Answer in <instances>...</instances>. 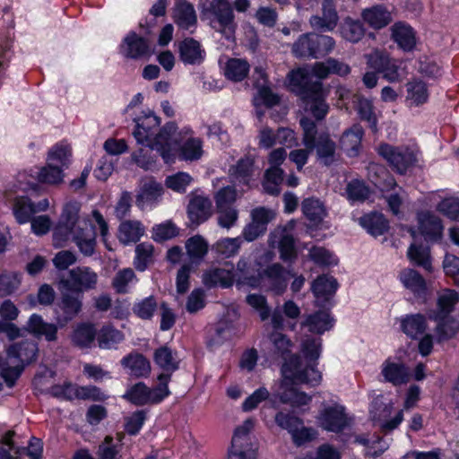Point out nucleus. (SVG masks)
<instances>
[{
	"mask_svg": "<svg viewBox=\"0 0 459 459\" xmlns=\"http://www.w3.org/2000/svg\"><path fill=\"white\" fill-rule=\"evenodd\" d=\"M80 210L81 204L78 202L65 204L53 230V241L56 247H63L71 238L83 255L91 256L96 247V227L98 226L102 240L106 243L108 226L98 210H92L83 216H80Z\"/></svg>",
	"mask_w": 459,
	"mask_h": 459,
	"instance_id": "obj_1",
	"label": "nucleus"
},
{
	"mask_svg": "<svg viewBox=\"0 0 459 459\" xmlns=\"http://www.w3.org/2000/svg\"><path fill=\"white\" fill-rule=\"evenodd\" d=\"M136 126L133 134L138 143L156 149L166 163L174 161L176 157L178 126L168 123L155 134L160 126V118L151 110L135 119Z\"/></svg>",
	"mask_w": 459,
	"mask_h": 459,
	"instance_id": "obj_2",
	"label": "nucleus"
},
{
	"mask_svg": "<svg viewBox=\"0 0 459 459\" xmlns=\"http://www.w3.org/2000/svg\"><path fill=\"white\" fill-rule=\"evenodd\" d=\"M281 372L282 379L277 394L281 402L292 406L307 404L311 397L305 393L299 392L294 385L299 384L317 385L322 379L321 373L314 367H303L298 356H292L283 362Z\"/></svg>",
	"mask_w": 459,
	"mask_h": 459,
	"instance_id": "obj_3",
	"label": "nucleus"
},
{
	"mask_svg": "<svg viewBox=\"0 0 459 459\" xmlns=\"http://www.w3.org/2000/svg\"><path fill=\"white\" fill-rule=\"evenodd\" d=\"M37 354L38 346L33 341L14 343L8 349L6 359L0 357V375L9 385H13L23 365L35 360Z\"/></svg>",
	"mask_w": 459,
	"mask_h": 459,
	"instance_id": "obj_4",
	"label": "nucleus"
},
{
	"mask_svg": "<svg viewBox=\"0 0 459 459\" xmlns=\"http://www.w3.org/2000/svg\"><path fill=\"white\" fill-rule=\"evenodd\" d=\"M308 71L299 68L290 74V82L304 89L305 109L309 111L316 119H322L328 111V106L325 101V93L320 82L308 85Z\"/></svg>",
	"mask_w": 459,
	"mask_h": 459,
	"instance_id": "obj_5",
	"label": "nucleus"
},
{
	"mask_svg": "<svg viewBox=\"0 0 459 459\" xmlns=\"http://www.w3.org/2000/svg\"><path fill=\"white\" fill-rule=\"evenodd\" d=\"M300 126L303 128V143L305 146L313 150L316 149L318 160L325 165H330L335 160L336 146L326 134L316 136V128L313 121L308 118H302Z\"/></svg>",
	"mask_w": 459,
	"mask_h": 459,
	"instance_id": "obj_6",
	"label": "nucleus"
},
{
	"mask_svg": "<svg viewBox=\"0 0 459 459\" xmlns=\"http://www.w3.org/2000/svg\"><path fill=\"white\" fill-rule=\"evenodd\" d=\"M158 380L159 385L153 389L149 388L142 382L137 383L127 390L124 397L136 405L158 403L170 394L168 387L169 376L160 374Z\"/></svg>",
	"mask_w": 459,
	"mask_h": 459,
	"instance_id": "obj_7",
	"label": "nucleus"
},
{
	"mask_svg": "<svg viewBox=\"0 0 459 459\" xmlns=\"http://www.w3.org/2000/svg\"><path fill=\"white\" fill-rule=\"evenodd\" d=\"M210 24L227 39L233 36L236 24L232 9L226 0H212L210 5Z\"/></svg>",
	"mask_w": 459,
	"mask_h": 459,
	"instance_id": "obj_8",
	"label": "nucleus"
},
{
	"mask_svg": "<svg viewBox=\"0 0 459 459\" xmlns=\"http://www.w3.org/2000/svg\"><path fill=\"white\" fill-rule=\"evenodd\" d=\"M176 155L186 161L200 160L204 155V142L201 138L193 137L189 127L178 129Z\"/></svg>",
	"mask_w": 459,
	"mask_h": 459,
	"instance_id": "obj_9",
	"label": "nucleus"
},
{
	"mask_svg": "<svg viewBox=\"0 0 459 459\" xmlns=\"http://www.w3.org/2000/svg\"><path fill=\"white\" fill-rule=\"evenodd\" d=\"M378 153L401 174L405 173L417 161L415 152L405 146L381 144Z\"/></svg>",
	"mask_w": 459,
	"mask_h": 459,
	"instance_id": "obj_10",
	"label": "nucleus"
},
{
	"mask_svg": "<svg viewBox=\"0 0 459 459\" xmlns=\"http://www.w3.org/2000/svg\"><path fill=\"white\" fill-rule=\"evenodd\" d=\"M59 290L61 299L57 307L60 310V315L57 316L56 322L59 326H64L81 312L83 296L70 288H64L61 285H59Z\"/></svg>",
	"mask_w": 459,
	"mask_h": 459,
	"instance_id": "obj_11",
	"label": "nucleus"
},
{
	"mask_svg": "<svg viewBox=\"0 0 459 459\" xmlns=\"http://www.w3.org/2000/svg\"><path fill=\"white\" fill-rule=\"evenodd\" d=\"M290 277H294L290 270L285 269L280 264H273L260 273V286L275 295H281L287 289Z\"/></svg>",
	"mask_w": 459,
	"mask_h": 459,
	"instance_id": "obj_12",
	"label": "nucleus"
},
{
	"mask_svg": "<svg viewBox=\"0 0 459 459\" xmlns=\"http://www.w3.org/2000/svg\"><path fill=\"white\" fill-rule=\"evenodd\" d=\"M98 273L88 266H78L69 271V278L62 279L59 285L70 288L81 294L94 290L98 283Z\"/></svg>",
	"mask_w": 459,
	"mask_h": 459,
	"instance_id": "obj_13",
	"label": "nucleus"
},
{
	"mask_svg": "<svg viewBox=\"0 0 459 459\" xmlns=\"http://www.w3.org/2000/svg\"><path fill=\"white\" fill-rule=\"evenodd\" d=\"M370 414L373 424L385 434L395 429L403 420V410L393 413L391 404L378 403L377 402L374 403Z\"/></svg>",
	"mask_w": 459,
	"mask_h": 459,
	"instance_id": "obj_14",
	"label": "nucleus"
},
{
	"mask_svg": "<svg viewBox=\"0 0 459 459\" xmlns=\"http://www.w3.org/2000/svg\"><path fill=\"white\" fill-rule=\"evenodd\" d=\"M49 392L55 397L66 400L75 398L103 400L106 397L100 389L96 386H77L71 383L54 385L50 388Z\"/></svg>",
	"mask_w": 459,
	"mask_h": 459,
	"instance_id": "obj_15",
	"label": "nucleus"
},
{
	"mask_svg": "<svg viewBox=\"0 0 459 459\" xmlns=\"http://www.w3.org/2000/svg\"><path fill=\"white\" fill-rule=\"evenodd\" d=\"M294 222L290 221L284 228H277L270 236V244L272 247L277 246L281 258L284 261H290L296 257V249L291 230Z\"/></svg>",
	"mask_w": 459,
	"mask_h": 459,
	"instance_id": "obj_16",
	"label": "nucleus"
},
{
	"mask_svg": "<svg viewBox=\"0 0 459 459\" xmlns=\"http://www.w3.org/2000/svg\"><path fill=\"white\" fill-rule=\"evenodd\" d=\"M317 420L320 427L333 432H340L348 425L344 408L339 404L329 405L324 408Z\"/></svg>",
	"mask_w": 459,
	"mask_h": 459,
	"instance_id": "obj_17",
	"label": "nucleus"
},
{
	"mask_svg": "<svg viewBox=\"0 0 459 459\" xmlns=\"http://www.w3.org/2000/svg\"><path fill=\"white\" fill-rule=\"evenodd\" d=\"M360 18L363 24L377 30L385 28L393 21L391 12L381 4L363 8L360 12Z\"/></svg>",
	"mask_w": 459,
	"mask_h": 459,
	"instance_id": "obj_18",
	"label": "nucleus"
},
{
	"mask_svg": "<svg viewBox=\"0 0 459 459\" xmlns=\"http://www.w3.org/2000/svg\"><path fill=\"white\" fill-rule=\"evenodd\" d=\"M381 375L385 381L394 385H404L411 379L410 370L405 364L393 358H388L383 362Z\"/></svg>",
	"mask_w": 459,
	"mask_h": 459,
	"instance_id": "obj_19",
	"label": "nucleus"
},
{
	"mask_svg": "<svg viewBox=\"0 0 459 459\" xmlns=\"http://www.w3.org/2000/svg\"><path fill=\"white\" fill-rule=\"evenodd\" d=\"M235 281L234 266L230 263H225L221 267L211 268L203 275V281L208 287L229 288Z\"/></svg>",
	"mask_w": 459,
	"mask_h": 459,
	"instance_id": "obj_20",
	"label": "nucleus"
},
{
	"mask_svg": "<svg viewBox=\"0 0 459 459\" xmlns=\"http://www.w3.org/2000/svg\"><path fill=\"white\" fill-rule=\"evenodd\" d=\"M120 51L125 57L132 59H139L151 54L146 39L135 32H130L125 37L120 45Z\"/></svg>",
	"mask_w": 459,
	"mask_h": 459,
	"instance_id": "obj_21",
	"label": "nucleus"
},
{
	"mask_svg": "<svg viewBox=\"0 0 459 459\" xmlns=\"http://www.w3.org/2000/svg\"><path fill=\"white\" fill-rule=\"evenodd\" d=\"M310 24L313 28L332 31L339 22V15L333 0H323L322 14L314 15L310 18Z\"/></svg>",
	"mask_w": 459,
	"mask_h": 459,
	"instance_id": "obj_22",
	"label": "nucleus"
},
{
	"mask_svg": "<svg viewBox=\"0 0 459 459\" xmlns=\"http://www.w3.org/2000/svg\"><path fill=\"white\" fill-rule=\"evenodd\" d=\"M58 326L55 324L45 322L41 316L32 314L27 321L25 330L37 338H44L48 342L57 340Z\"/></svg>",
	"mask_w": 459,
	"mask_h": 459,
	"instance_id": "obj_23",
	"label": "nucleus"
},
{
	"mask_svg": "<svg viewBox=\"0 0 459 459\" xmlns=\"http://www.w3.org/2000/svg\"><path fill=\"white\" fill-rule=\"evenodd\" d=\"M391 39L403 51H411L414 49L417 39L413 29L407 23L398 22L390 28Z\"/></svg>",
	"mask_w": 459,
	"mask_h": 459,
	"instance_id": "obj_24",
	"label": "nucleus"
},
{
	"mask_svg": "<svg viewBox=\"0 0 459 459\" xmlns=\"http://www.w3.org/2000/svg\"><path fill=\"white\" fill-rule=\"evenodd\" d=\"M419 230L428 239H439L443 232L441 220L429 211H423L417 215Z\"/></svg>",
	"mask_w": 459,
	"mask_h": 459,
	"instance_id": "obj_25",
	"label": "nucleus"
},
{
	"mask_svg": "<svg viewBox=\"0 0 459 459\" xmlns=\"http://www.w3.org/2000/svg\"><path fill=\"white\" fill-rule=\"evenodd\" d=\"M173 20L182 30L195 28L197 16L194 5L186 0H178L173 8Z\"/></svg>",
	"mask_w": 459,
	"mask_h": 459,
	"instance_id": "obj_26",
	"label": "nucleus"
},
{
	"mask_svg": "<svg viewBox=\"0 0 459 459\" xmlns=\"http://www.w3.org/2000/svg\"><path fill=\"white\" fill-rule=\"evenodd\" d=\"M258 264H252L246 258H240L237 263L235 280L238 284L248 285L251 287L260 286V270Z\"/></svg>",
	"mask_w": 459,
	"mask_h": 459,
	"instance_id": "obj_27",
	"label": "nucleus"
},
{
	"mask_svg": "<svg viewBox=\"0 0 459 459\" xmlns=\"http://www.w3.org/2000/svg\"><path fill=\"white\" fill-rule=\"evenodd\" d=\"M187 213L189 220L195 224H200L208 220L212 215V202L208 197L195 195L191 198Z\"/></svg>",
	"mask_w": 459,
	"mask_h": 459,
	"instance_id": "obj_28",
	"label": "nucleus"
},
{
	"mask_svg": "<svg viewBox=\"0 0 459 459\" xmlns=\"http://www.w3.org/2000/svg\"><path fill=\"white\" fill-rule=\"evenodd\" d=\"M145 228L140 221L125 220L120 222L117 238L124 245L136 243L144 235Z\"/></svg>",
	"mask_w": 459,
	"mask_h": 459,
	"instance_id": "obj_29",
	"label": "nucleus"
},
{
	"mask_svg": "<svg viewBox=\"0 0 459 459\" xmlns=\"http://www.w3.org/2000/svg\"><path fill=\"white\" fill-rule=\"evenodd\" d=\"M399 280L403 286L415 297H421L426 293V281L417 271L405 268L400 272Z\"/></svg>",
	"mask_w": 459,
	"mask_h": 459,
	"instance_id": "obj_30",
	"label": "nucleus"
},
{
	"mask_svg": "<svg viewBox=\"0 0 459 459\" xmlns=\"http://www.w3.org/2000/svg\"><path fill=\"white\" fill-rule=\"evenodd\" d=\"M179 56L185 64L199 65L204 59V51L198 41L186 39L179 45Z\"/></svg>",
	"mask_w": 459,
	"mask_h": 459,
	"instance_id": "obj_31",
	"label": "nucleus"
},
{
	"mask_svg": "<svg viewBox=\"0 0 459 459\" xmlns=\"http://www.w3.org/2000/svg\"><path fill=\"white\" fill-rule=\"evenodd\" d=\"M125 340L124 333L112 325H103L97 332V342L100 349L113 350Z\"/></svg>",
	"mask_w": 459,
	"mask_h": 459,
	"instance_id": "obj_32",
	"label": "nucleus"
},
{
	"mask_svg": "<svg viewBox=\"0 0 459 459\" xmlns=\"http://www.w3.org/2000/svg\"><path fill=\"white\" fill-rule=\"evenodd\" d=\"M402 331L410 338L415 339L424 333L427 328L426 319L422 315L411 314L400 318Z\"/></svg>",
	"mask_w": 459,
	"mask_h": 459,
	"instance_id": "obj_33",
	"label": "nucleus"
},
{
	"mask_svg": "<svg viewBox=\"0 0 459 459\" xmlns=\"http://www.w3.org/2000/svg\"><path fill=\"white\" fill-rule=\"evenodd\" d=\"M153 359L155 364L164 371L163 374L169 377L178 368L179 359L177 354L167 346H162L156 350Z\"/></svg>",
	"mask_w": 459,
	"mask_h": 459,
	"instance_id": "obj_34",
	"label": "nucleus"
},
{
	"mask_svg": "<svg viewBox=\"0 0 459 459\" xmlns=\"http://www.w3.org/2000/svg\"><path fill=\"white\" fill-rule=\"evenodd\" d=\"M162 193L163 188L160 183L152 178H147L143 182L140 192L137 195V204L143 207L153 204L161 196Z\"/></svg>",
	"mask_w": 459,
	"mask_h": 459,
	"instance_id": "obj_35",
	"label": "nucleus"
},
{
	"mask_svg": "<svg viewBox=\"0 0 459 459\" xmlns=\"http://www.w3.org/2000/svg\"><path fill=\"white\" fill-rule=\"evenodd\" d=\"M362 136L363 129L359 125H354L343 133L341 138V146L349 156L352 157L358 154Z\"/></svg>",
	"mask_w": 459,
	"mask_h": 459,
	"instance_id": "obj_36",
	"label": "nucleus"
},
{
	"mask_svg": "<svg viewBox=\"0 0 459 459\" xmlns=\"http://www.w3.org/2000/svg\"><path fill=\"white\" fill-rule=\"evenodd\" d=\"M284 315L290 320L297 319L300 315L299 307L292 300H288L281 307H277L272 313V325L274 329H282L284 325Z\"/></svg>",
	"mask_w": 459,
	"mask_h": 459,
	"instance_id": "obj_37",
	"label": "nucleus"
},
{
	"mask_svg": "<svg viewBox=\"0 0 459 459\" xmlns=\"http://www.w3.org/2000/svg\"><path fill=\"white\" fill-rule=\"evenodd\" d=\"M301 326L307 327L308 331L314 333H323L333 326V319L326 311H318L308 315L301 323Z\"/></svg>",
	"mask_w": 459,
	"mask_h": 459,
	"instance_id": "obj_38",
	"label": "nucleus"
},
{
	"mask_svg": "<svg viewBox=\"0 0 459 459\" xmlns=\"http://www.w3.org/2000/svg\"><path fill=\"white\" fill-rule=\"evenodd\" d=\"M121 364L135 377H146L151 372L149 360L139 353H131L122 359Z\"/></svg>",
	"mask_w": 459,
	"mask_h": 459,
	"instance_id": "obj_39",
	"label": "nucleus"
},
{
	"mask_svg": "<svg viewBox=\"0 0 459 459\" xmlns=\"http://www.w3.org/2000/svg\"><path fill=\"white\" fill-rule=\"evenodd\" d=\"M279 330L280 329H274V331H273L268 336L269 341L273 348L274 353L283 358L284 362L290 359L292 356H298L300 358L298 354H291L289 358L286 357L289 353H290L293 347V342L286 334ZM299 359L301 360V359Z\"/></svg>",
	"mask_w": 459,
	"mask_h": 459,
	"instance_id": "obj_40",
	"label": "nucleus"
},
{
	"mask_svg": "<svg viewBox=\"0 0 459 459\" xmlns=\"http://www.w3.org/2000/svg\"><path fill=\"white\" fill-rule=\"evenodd\" d=\"M230 172L234 180L248 185L255 175L254 159L250 156L240 159L230 168Z\"/></svg>",
	"mask_w": 459,
	"mask_h": 459,
	"instance_id": "obj_41",
	"label": "nucleus"
},
{
	"mask_svg": "<svg viewBox=\"0 0 459 459\" xmlns=\"http://www.w3.org/2000/svg\"><path fill=\"white\" fill-rule=\"evenodd\" d=\"M95 339L97 340V332L91 324L77 325L72 334L73 343L81 349L91 348Z\"/></svg>",
	"mask_w": 459,
	"mask_h": 459,
	"instance_id": "obj_42",
	"label": "nucleus"
},
{
	"mask_svg": "<svg viewBox=\"0 0 459 459\" xmlns=\"http://www.w3.org/2000/svg\"><path fill=\"white\" fill-rule=\"evenodd\" d=\"M340 34L347 41L359 42L365 35L363 22L346 17L340 26Z\"/></svg>",
	"mask_w": 459,
	"mask_h": 459,
	"instance_id": "obj_43",
	"label": "nucleus"
},
{
	"mask_svg": "<svg viewBox=\"0 0 459 459\" xmlns=\"http://www.w3.org/2000/svg\"><path fill=\"white\" fill-rule=\"evenodd\" d=\"M359 224L373 236H380L388 229L387 221L377 212L365 214L359 219Z\"/></svg>",
	"mask_w": 459,
	"mask_h": 459,
	"instance_id": "obj_44",
	"label": "nucleus"
},
{
	"mask_svg": "<svg viewBox=\"0 0 459 459\" xmlns=\"http://www.w3.org/2000/svg\"><path fill=\"white\" fill-rule=\"evenodd\" d=\"M337 287L338 283L333 277L322 275L313 281L311 290L317 299L327 300L334 294Z\"/></svg>",
	"mask_w": 459,
	"mask_h": 459,
	"instance_id": "obj_45",
	"label": "nucleus"
},
{
	"mask_svg": "<svg viewBox=\"0 0 459 459\" xmlns=\"http://www.w3.org/2000/svg\"><path fill=\"white\" fill-rule=\"evenodd\" d=\"M249 69L250 65L247 60L231 58L225 64L224 75L232 82H241L247 76Z\"/></svg>",
	"mask_w": 459,
	"mask_h": 459,
	"instance_id": "obj_46",
	"label": "nucleus"
},
{
	"mask_svg": "<svg viewBox=\"0 0 459 459\" xmlns=\"http://www.w3.org/2000/svg\"><path fill=\"white\" fill-rule=\"evenodd\" d=\"M407 87V101L411 105L420 106L429 100V90L426 83L420 80L409 82Z\"/></svg>",
	"mask_w": 459,
	"mask_h": 459,
	"instance_id": "obj_47",
	"label": "nucleus"
},
{
	"mask_svg": "<svg viewBox=\"0 0 459 459\" xmlns=\"http://www.w3.org/2000/svg\"><path fill=\"white\" fill-rule=\"evenodd\" d=\"M301 351L305 358L307 360L306 365L302 364L303 367H314L313 363L320 357L322 351V341L320 338L315 337H306L302 340L301 344ZM301 363H303L301 361Z\"/></svg>",
	"mask_w": 459,
	"mask_h": 459,
	"instance_id": "obj_48",
	"label": "nucleus"
},
{
	"mask_svg": "<svg viewBox=\"0 0 459 459\" xmlns=\"http://www.w3.org/2000/svg\"><path fill=\"white\" fill-rule=\"evenodd\" d=\"M13 212L19 223H26L35 213L34 204L27 197H16L13 201Z\"/></svg>",
	"mask_w": 459,
	"mask_h": 459,
	"instance_id": "obj_49",
	"label": "nucleus"
},
{
	"mask_svg": "<svg viewBox=\"0 0 459 459\" xmlns=\"http://www.w3.org/2000/svg\"><path fill=\"white\" fill-rule=\"evenodd\" d=\"M438 322L437 326V334L439 341L454 337L459 331V318L452 316L435 317Z\"/></svg>",
	"mask_w": 459,
	"mask_h": 459,
	"instance_id": "obj_50",
	"label": "nucleus"
},
{
	"mask_svg": "<svg viewBox=\"0 0 459 459\" xmlns=\"http://www.w3.org/2000/svg\"><path fill=\"white\" fill-rule=\"evenodd\" d=\"M208 247L207 241L200 235H195L186 242V252L192 261L202 260L206 255Z\"/></svg>",
	"mask_w": 459,
	"mask_h": 459,
	"instance_id": "obj_51",
	"label": "nucleus"
},
{
	"mask_svg": "<svg viewBox=\"0 0 459 459\" xmlns=\"http://www.w3.org/2000/svg\"><path fill=\"white\" fill-rule=\"evenodd\" d=\"M459 297L457 292L452 290H445L442 291L437 299V312L435 317L446 316L453 310L455 305L458 302Z\"/></svg>",
	"mask_w": 459,
	"mask_h": 459,
	"instance_id": "obj_52",
	"label": "nucleus"
},
{
	"mask_svg": "<svg viewBox=\"0 0 459 459\" xmlns=\"http://www.w3.org/2000/svg\"><path fill=\"white\" fill-rule=\"evenodd\" d=\"M242 245V238H224L219 239L212 247L215 252L224 257H231L238 253Z\"/></svg>",
	"mask_w": 459,
	"mask_h": 459,
	"instance_id": "obj_53",
	"label": "nucleus"
},
{
	"mask_svg": "<svg viewBox=\"0 0 459 459\" xmlns=\"http://www.w3.org/2000/svg\"><path fill=\"white\" fill-rule=\"evenodd\" d=\"M408 256L417 265L423 267L429 272L432 270L429 247L413 243L408 250Z\"/></svg>",
	"mask_w": 459,
	"mask_h": 459,
	"instance_id": "obj_54",
	"label": "nucleus"
},
{
	"mask_svg": "<svg viewBox=\"0 0 459 459\" xmlns=\"http://www.w3.org/2000/svg\"><path fill=\"white\" fill-rule=\"evenodd\" d=\"M315 33L301 35L292 46V52L297 56H315Z\"/></svg>",
	"mask_w": 459,
	"mask_h": 459,
	"instance_id": "obj_55",
	"label": "nucleus"
},
{
	"mask_svg": "<svg viewBox=\"0 0 459 459\" xmlns=\"http://www.w3.org/2000/svg\"><path fill=\"white\" fill-rule=\"evenodd\" d=\"M302 211L304 215L315 223L321 221L325 215V210L322 203L313 198L303 201Z\"/></svg>",
	"mask_w": 459,
	"mask_h": 459,
	"instance_id": "obj_56",
	"label": "nucleus"
},
{
	"mask_svg": "<svg viewBox=\"0 0 459 459\" xmlns=\"http://www.w3.org/2000/svg\"><path fill=\"white\" fill-rule=\"evenodd\" d=\"M63 169L58 166H54L47 163L42 167L38 173V179L45 184L57 185L63 182L64 172Z\"/></svg>",
	"mask_w": 459,
	"mask_h": 459,
	"instance_id": "obj_57",
	"label": "nucleus"
},
{
	"mask_svg": "<svg viewBox=\"0 0 459 459\" xmlns=\"http://www.w3.org/2000/svg\"><path fill=\"white\" fill-rule=\"evenodd\" d=\"M21 284V275L13 272H4L0 275V297L13 293Z\"/></svg>",
	"mask_w": 459,
	"mask_h": 459,
	"instance_id": "obj_58",
	"label": "nucleus"
},
{
	"mask_svg": "<svg viewBox=\"0 0 459 459\" xmlns=\"http://www.w3.org/2000/svg\"><path fill=\"white\" fill-rule=\"evenodd\" d=\"M134 265L137 270L144 271L152 261L153 246L150 243H141L135 248Z\"/></svg>",
	"mask_w": 459,
	"mask_h": 459,
	"instance_id": "obj_59",
	"label": "nucleus"
},
{
	"mask_svg": "<svg viewBox=\"0 0 459 459\" xmlns=\"http://www.w3.org/2000/svg\"><path fill=\"white\" fill-rule=\"evenodd\" d=\"M255 422L247 419L242 425L238 426L234 432L231 445L235 446H253L249 441V433L253 429Z\"/></svg>",
	"mask_w": 459,
	"mask_h": 459,
	"instance_id": "obj_60",
	"label": "nucleus"
},
{
	"mask_svg": "<svg viewBox=\"0 0 459 459\" xmlns=\"http://www.w3.org/2000/svg\"><path fill=\"white\" fill-rule=\"evenodd\" d=\"M283 170L281 169H268L265 172L264 188L270 195L280 193V185L282 182Z\"/></svg>",
	"mask_w": 459,
	"mask_h": 459,
	"instance_id": "obj_61",
	"label": "nucleus"
},
{
	"mask_svg": "<svg viewBox=\"0 0 459 459\" xmlns=\"http://www.w3.org/2000/svg\"><path fill=\"white\" fill-rule=\"evenodd\" d=\"M71 151L67 146H55L48 155V162L65 169L68 166Z\"/></svg>",
	"mask_w": 459,
	"mask_h": 459,
	"instance_id": "obj_62",
	"label": "nucleus"
},
{
	"mask_svg": "<svg viewBox=\"0 0 459 459\" xmlns=\"http://www.w3.org/2000/svg\"><path fill=\"white\" fill-rule=\"evenodd\" d=\"M436 210L451 220L459 221V198H444L437 204Z\"/></svg>",
	"mask_w": 459,
	"mask_h": 459,
	"instance_id": "obj_63",
	"label": "nucleus"
},
{
	"mask_svg": "<svg viewBox=\"0 0 459 459\" xmlns=\"http://www.w3.org/2000/svg\"><path fill=\"white\" fill-rule=\"evenodd\" d=\"M178 234V228L170 221L157 224L152 228V238L157 242L170 239Z\"/></svg>",
	"mask_w": 459,
	"mask_h": 459,
	"instance_id": "obj_64",
	"label": "nucleus"
}]
</instances>
